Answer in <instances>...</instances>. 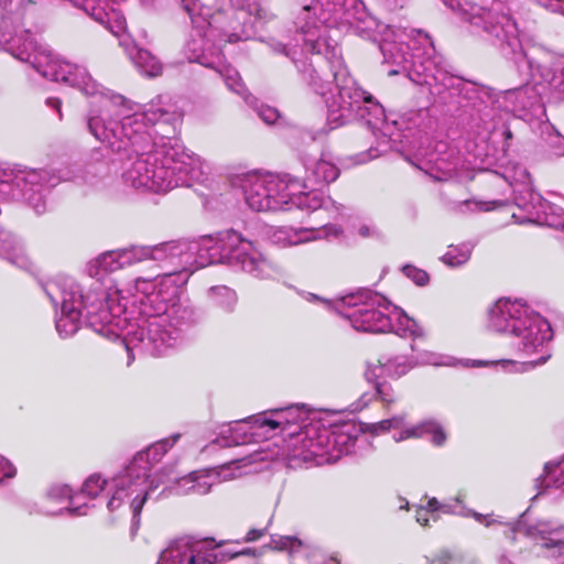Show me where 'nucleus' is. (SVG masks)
Masks as SVG:
<instances>
[{
    "label": "nucleus",
    "instance_id": "obj_1",
    "mask_svg": "<svg viewBox=\"0 0 564 564\" xmlns=\"http://www.w3.org/2000/svg\"><path fill=\"white\" fill-rule=\"evenodd\" d=\"M517 312H519V308L516 304L499 301L490 311L491 326L500 333L522 334L521 329L524 321L514 316Z\"/></svg>",
    "mask_w": 564,
    "mask_h": 564
},
{
    "label": "nucleus",
    "instance_id": "obj_2",
    "mask_svg": "<svg viewBox=\"0 0 564 564\" xmlns=\"http://www.w3.org/2000/svg\"><path fill=\"white\" fill-rule=\"evenodd\" d=\"M139 462H144L142 454L134 456L132 462L127 467L124 475L118 479L120 488L117 489L111 499L108 501L107 506L109 510H115L122 505L126 486L132 488L133 486L145 482L148 478L147 468L139 466Z\"/></svg>",
    "mask_w": 564,
    "mask_h": 564
},
{
    "label": "nucleus",
    "instance_id": "obj_3",
    "mask_svg": "<svg viewBox=\"0 0 564 564\" xmlns=\"http://www.w3.org/2000/svg\"><path fill=\"white\" fill-rule=\"evenodd\" d=\"M186 246L180 241L172 240L155 246L141 247L133 250V256L138 261L153 260V261H167L180 259L184 253Z\"/></svg>",
    "mask_w": 564,
    "mask_h": 564
},
{
    "label": "nucleus",
    "instance_id": "obj_4",
    "mask_svg": "<svg viewBox=\"0 0 564 564\" xmlns=\"http://www.w3.org/2000/svg\"><path fill=\"white\" fill-rule=\"evenodd\" d=\"M523 321L522 334H518L517 336L522 337L525 351H535L540 346H543L544 343L551 339V327L546 322L540 318Z\"/></svg>",
    "mask_w": 564,
    "mask_h": 564
},
{
    "label": "nucleus",
    "instance_id": "obj_5",
    "mask_svg": "<svg viewBox=\"0 0 564 564\" xmlns=\"http://www.w3.org/2000/svg\"><path fill=\"white\" fill-rule=\"evenodd\" d=\"M200 542L178 540L161 552L158 564H187Z\"/></svg>",
    "mask_w": 564,
    "mask_h": 564
},
{
    "label": "nucleus",
    "instance_id": "obj_6",
    "mask_svg": "<svg viewBox=\"0 0 564 564\" xmlns=\"http://www.w3.org/2000/svg\"><path fill=\"white\" fill-rule=\"evenodd\" d=\"M378 364L380 372L392 379H400L416 367V361L413 358L404 356H395L386 361L379 359Z\"/></svg>",
    "mask_w": 564,
    "mask_h": 564
},
{
    "label": "nucleus",
    "instance_id": "obj_7",
    "mask_svg": "<svg viewBox=\"0 0 564 564\" xmlns=\"http://www.w3.org/2000/svg\"><path fill=\"white\" fill-rule=\"evenodd\" d=\"M208 299L213 307L227 313L232 312L238 303L236 291L225 285L210 288Z\"/></svg>",
    "mask_w": 564,
    "mask_h": 564
},
{
    "label": "nucleus",
    "instance_id": "obj_8",
    "mask_svg": "<svg viewBox=\"0 0 564 564\" xmlns=\"http://www.w3.org/2000/svg\"><path fill=\"white\" fill-rule=\"evenodd\" d=\"M161 173L165 172L160 170L152 171L150 174V171L148 170V166L144 162H137L129 171V176L132 180L133 186L135 187H153L154 185H159V182L155 178H161Z\"/></svg>",
    "mask_w": 564,
    "mask_h": 564
},
{
    "label": "nucleus",
    "instance_id": "obj_9",
    "mask_svg": "<svg viewBox=\"0 0 564 564\" xmlns=\"http://www.w3.org/2000/svg\"><path fill=\"white\" fill-rule=\"evenodd\" d=\"M80 311H67V302L62 305V314L56 321V329L62 337H68L79 329Z\"/></svg>",
    "mask_w": 564,
    "mask_h": 564
},
{
    "label": "nucleus",
    "instance_id": "obj_10",
    "mask_svg": "<svg viewBox=\"0 0 564 564\" xmlns=\"http://www.w3.org/2000/svg\"><path fill=\"white\" fill-rule=\"evenodd\" d=\"M246 202L256 212H262L270 207V199L262 181H257L250 189L246 191Z\"/></svg>",
    "mask_w": 564,
    "mask_h": 564
},
{
    "label": "nucleus",
    "instance_id": "obj_11",
    "mask_svg": "<svg viewBox=\"0 0 564 564\" xmlns=\"http://www.w3.org/2000/svg\"><path fill=\"white\" fill-rule=\"evenodd\" d=\"M241 242H245V240L241 238L240 234L235 230H227L219 234L217 241V243L220 245L221 252L226 257H229L231 251Z\"/></svg>",
    "mask_w": 564,
    "mask_h": 564
},
{
    "label": "nucleus",
    "instance_id": "obj_12",
    "mask_svg": "<svg viewBox=\"0 0 564 564\" xmlns=\"http://www.w3.org/2000/svg\"><path fill=\"white\" fill-rule=\"evenodd\" d=\"M386 404H392L399 399V393L394 391L392 386L387 381L375 382V394Z\"/></svg>",
    "mask_w": 564,
    "mask_h": 564
},
{
    "label": "nucleus",
    "instance_id": "obj_13",
    "mask_svg": "<svg viewBox=\"0 0 564 564\" xmlns=\"http://www.w3.org/2000/svg\"><path fill=\"white\" fill-rule=\"evenodd\" d=\"M107 480L100 475H90L83 485V492L90 498H96L105 489Z\"/></svg>",
    "mask_w": 564,
    "mask_h": 564
},
{
    "label": "nucleus",
    "instance_id": "obj_14",
    "mask_svg": "<svg viewBox=\"0 0 564 564\" xmlns=\"http://www.w3.org/2000/svg\"><path fill=\"white\" fill-rule=\"evenodd\" d=\"M316 173L322 174L323 180L326 183H332L336 181L339 176V170L334 164L324 160L317 162Z\"/></svg>",
    "mask_w": 564,
    "mask_h": 564
},
{
    "label": "nucleus",
    "instance_id": "obj_15",
    "mask_svg": "<svg viewBox=\"0 0 564 564\" xmlns=\"http://www.w3.org/2000/svg\"><path fill=\"white\" fill-rule=\"evenodd\" d=\"M402 271L409 279L420 286L426 285L430 281L429 273L414 265H404Z\"/></svg>",
    "mask_w": 564,
    "mask_h": 564
},
{
    "label": "nucleus",
    "instance_id": "obj_16",
    "mask_svg": "<svg viewBox=\"0 0 564 564\" xmlns=\"http://www.w3.org/2000/svg\"><path fill=\"white\" fill-rule=\"evenodd\" d=\"M278 419L282 420V429L286 425L295 424L299 419V411L292 406L285 409H274L270 411Z\"/></svg>",
    "mask_w": 564,
    "mask_h": 564
},
{
    "label": "nucleus",
    "instance_id": "obj_17",
    "mask_svg": "<svg viewBox=\"0 0 564 564\" xmlns=\"http://www.w3.org/2000/svg\"><path fill=\"white\" fill-rule=\"evenodd\" d=\"M425 435H431L432 442L436 446H442L446 441V434L444 430L436 423L426 422Z\"/></svg>",
    "mask_w": 564,
    "mask_h": 564
},
{
    "label": "nucleus",
    "instance_id": "obj_18",
    "mask_svg": "<svg viewBox=\"0 0 564 564\" xmlns=\"http://www.w3.org/2000/svg\"><path fill=\"white\" fill-rule=\"evenodd\" d=\"M270 551H271V544L263 545V546H261L259 549H257V547H246V549H243L240 552L234 553L231 555V558H235V557L240 556V555H248V556L260 558V561L258 562V564H259L262 560H265L268 557V553Z\"/></svg>",
    "mask_w": 564,
    "mask_h": 564
},
{
    "label": "nucleus",
    "instance_id": "obj_19",
    "mask_svg": "<svg viewBox=\"0 0 564 564\" xmlns=\"http://www.w3.org/2000/svg\"><path fill=\"white\" fill-rule=\"evenodd\" d=\"M215 554L203 551V544L196 549L194 555H191L187 564H215Z\"/></svg>",
    "mask_w": 564,
    "mask_h": 564
},
{
    "label": "nucleus",
    "instance_id": "obj_20",
    "mask_svg": "<svg viewBox=\"0 0 564 564\" xmlns=\"http://www.w3.org/2000/svg\"><path fill=\"white\" fill-rule=\"evenodd\" d=\"M15 475L17 468L7 458L0 456V482L13 478Z\"/></svg>",
    "mask_w": 564,
    "mask_h": 564
},
{
    "label": "nucleus",
    "instance_id": "obj_21",
    "mask_svg": "<svg viewBox=\"0 0 564 564\" xmlns=\"http://www.w3.org/2000/svg\"><path fill=\"white\" fill-rule=\"evenodd\" d=\"M425 430H426V422L419 424L416 426H412L410 429H405L404 431H402V433L400 435V440L420 438L425 435Z\"/></svg>",
    "mask_w": 564,
    "mask_h": 564
},
{
    "label": "nucleus",
    "instance_id": "obj_22",
    "mask_svg": "<svg viewBox=\"0 0 564 564\" xmlns=\"http://www.w3.org/2000/svg\"><path fill=\"white\" fill-rule=\"evenodd\" d=\"M148 500V491L147 490H141V494L140 495H137L132 501H131V509H132V512H133V516L137 517L141 513L142 511V508L145 503V501Z\"/></svg>",
    "mask_w": 564,
    "mask_h": 564
},
{
    "label": "nucleus",
    "instance_id": "obj_23",
    "mask_svg": "<svg viewBox=\"0 0 564 564\" xmlns=\"http://www.w3.org/2000/svg\"><path fill=\"white\" fill-rule=\"evenodd\" d=\"M454 251L455 250H449L447 251L443 259H444V262L452 265V267H456V265H460L465 262H467L468 258H469V254L468 253H463L460 254L459 258H457L455 254H454Z\"/></svg>",
    "mask_w": 564,
    "mask_h": 564
},
{
    "label": "nucleus",
    "instance_id": "obj_24",
    "mask_svg": "<svg viewBox=\"0 0 564 564\" xmlns=\"http://www.w3.org/2000/svg\"><path fill=\"white\" fill-rule=\"evenodd\" d=\"M254 423L259 427L269 426L272 430L282 427V420L278 419V416H275L274 419L257 417L254 419Z\"/></svg>",
    "mask_w": 564,
    "mask_h": 564
},
{
    "label": "nucleus",
    "instance_id": "obj_25",
    "mask_svg": "<svg viewBox=\"0 0 564 564\" xmlns=\"http://www.w3.org/2000/svg\"><path fill=\"white\" fill-rule=\"evenodd\" d=\"M430 516L429 509L424 507H419L415 511V519L422 527L430 525Z\"/></svg>",
    "mask_w": 564,
    "mask_h": 564
},
{
    "label": "nucleus",
    "instance_id": "obj_26",
    "mask_svg": "<svg viewBox=\"0 0 564 564\" xmlns=\"http://www.w3.org/2000/svg\"><path fill=\"white\" fill-rule=\"evenodd\" d=\"M364 321L370 322V321H378V322H386L388 318L386 315H383L381 312L377 310H368L364 313Z\"/></svg>",
    "mask_w": 564,
    "mask_h": 564
},
{
    "label": "nucleus",
    "instance_id": "obj_27",
    "mask_svg": "<svg viewBox=\"0 0 564 564\" xmlns=\"http://www.w3.org/2000/svg\"><path fill=\"white\" fill-rule=\"evenodd\" d=\"M267 529H250L243 539L245 542H254L264 536Z\"/></svg>",
    "mask_w": 564,
    "mask_h": 564
},
{
    "label": "nucleus",
    "instance_id": "obj_28",
    "mask_svg": "<svg viewBox=\"0 0 564 564\" xmlns=\"http://www.w3.org/2000/svg\"><path fill=\"white\" fill-rule=\"evenodd\" d=\"M260 116L262 120L267 123H274L279 118V113L275 109L267 108L261 110Z\"/></svg>",
    "mask_w": 564,
    "mask_h": 564
},
{
    "label": "nucleus",
    "instance_id": "obj_29",
    "mask_svg": "<svg viewBox=\"0 0 564 564\" xmlns=\"http://www.w3.org/2000/svg\"><path fill=\"white\" fill-rule=\"evenodd\" d=\"M424 508L429 509V512L431 513L432 520L436 521V517L434 513L443 508V506L437 501L436 498L429 499L426 506Z\"/></svg>",
    "mask_w": 564,
    "mask_h": 564
},
{
    "label": "nucleus",
    "instance_id": "obj_30",
    "mask_svg": "<svg viewBox=\"0 0 564 564\" xmlns=\"http://www.w3.org/2000/svg\"><path fill=\"white\" fill-rule=\"evenodd\" d=\"M307 230L305 229H300L299 231H295L294 232V239L293 238H289V243L290 245H297L300 242H304V241H308L310 238L307 237Z\"/></svg>",
    "mask_w": 564,
    "mask_h": 564
},
{
    "label": "nucleus",
    "instance_id": "obj_31",
    "mask_svg": "<svg viewBox=\"0 0 564 564\" xmlns=\"http://www.w3.org/2000/svg\"><path fill=\"white\" fill-rule=\"evenodd\" d=\"M45 104L55 109L59 116V119L63 118V113H62V100L58 98V97H48L45 101Z\"/></svg>",
    "mask_w": 564,
    "mask_h": 564
},
{
    "label": "nucleus",
    "instance_id": "obj_32",
    "mask_svg": "<svg viewBox=\"0 0 564 564\" xmlns=\"http://www.w3.org/2000/svg\"><path fill=\"white\" fill-rule=\"evenodd\" d=\"M197 0H181L184 10L191 13L196 4Z\"/></svg>",
    "mask_w": 564,
    "mask_h": 564
},
{
    "label": "nucleus",
    "instance_id": "obj_33",
    "mask_svg": "<svg viewBox=\"0 0 564 564\" xmlns=\"http://www.w3.org/2000/svg\"><path fill=\"white\" fill-rule=\"evenodd\" d=\"M305 45H306L307 47H310V51H311L312 53H319L318 44H317V42H316V41H313V40H306V41H305Z\"/></svg>",
    "mask_w": 564,
    "mask_h": 564
},
{
    "label": "nucleus",
    "instance_id": "obj_34",
    "mask_svg": "<svg viewBox=\"0 0 564 564\" xmlns=\"http://www.w3.org/2000/svg\"><path fill=\"white\" fill-rule=\"evenodd\" d=\"M183 270V264L182 263H178L175 268H172L171 270L166 271L163 273V275L165 276H172L174 274H177L178 272H181Z\"/></svg>",
    "mask_w": 564,
    "mask_h": 564
},
{
    "label": "nucleus",
    "instance_id": "obj_35",
    "mask_svg": "<svg viewBox=\"0 0 564 564\" xmlns=\"http://www.w3.org/2000/svg\"><path fill=\"white\" fill-rule=\"evenodd\" d=\"M359 234L362 236V237H369L370 236V229L369 227L367 226H361L359 228Z\"/></svg>",
    "mask_w": 564,
    "mask_h": 564
},
{
    "label": "nucleus",
    "instance_id": "obj_36",
    "mask_svg": "<svg viewBox=\"0 0 564 564\" xmlns=\"http://www.w3.org/2000/svg\"><path fill=\"white\" fill-rule=\"evenodd\" d=\"M364 102L365 104H373V102H376V99L371 94H368L364 97Z\"/></svg>",
    "mask_w": 564,
    "mask_h": 564
},
{
    "label": "nucleus",
    "instance_id": "obj_37",
    "mask_svg": "<svg viewBox=\"0 0 564 564\" xmlns=\"http://www.w3.org/2000/svg\"><path fill=\"white\" fill-rule=\"evenodd\" d=\"M151 280H152V278H149V279L137 278L135 283H137V285H139L140 283H144V282H148V281H151Z\"/></svg>",
    "mask_w": 564,
    "mask_h": 564
},
{
    "label": "nucleus",
    "instance_id": "obj_38",
    "mask_svg": "<svg viewBox=\"0 0 564 564\" xmlns=\"http://www.w3.org/2000/svg\"><path fill=\"white\" fill-rule=\"evenodd\" d=\"M167 444H169V441H163V442L159 443L156 446H154V448L160 446V447H162L165 451Z\"/></svg>",
    "mask_w": 564,
    "mask_h": 564
},
{
    "label": "nucleus",
    "instance_id": "obj_39",
    "mask_svg": "<svg viewBox=\"0 0 564 564\" xmlns=\"http://www.w3.org/2000/svg\"><path fill=\"white\" fill-rule=\"evenodd\" d=\"M301 31H302L303 34H307L310 32V26L308 25H303L301 28Z\"/></svg>",
    "mask_w": 564,
    "mask_h": 564
},
{
    "label": "nucleus",
    "instance_id": "obj_40",
    "mask_svg": "<svg viewBox=\"0 0 564 564\" xmlns=\"http://www.w3.org/2000/svg\"><path fill=\"white\" fill-rule=\"evenodd\" d=\"M67 311H78V310H77V308H75V307L73 306V304L67 303Z\"/></svg>",
    "mask_w": 564,
    "mask_h": 564
},
{
    "label": "nucleus",
    "instance_id": "obj_41",
    "mask_svg": "<svg viewBox=\"0 0 564 564\" xmlns=\"http://www.w3.org/2000/svg\"><path fill=\"white\" fill-rule=\"evenodd\" d=\"M88 127L90 129V131L95 134L94 130H93V123H91V120L88 122Z\"/></svg>",
    "mask_w": 564,
    "mask_h": 564
},
{
    "label": "nucleus",
    "instance_id": "obj_42",
    "mask_svg": "<svg viewBox=\"0 0 564 564\" xmlns=\"http://www.w3.org/2000/svg\"><path fill=\"white\" fill-rule=\"evenodd\" d=\"M303 10H304V11H310V10H311V6H308V4H307V6H304V7H303Z\"/></svg>",
    "mask_w": 564,
    "mask_h": 564
},
{
    "label": "nucleus",
    "instance_id": "obj_43",
    "mask_svg": "<svg viewBox=\"0 0 564 564\" xmlns=\"http://www.w3.org/2000/svg\"><path fill=\"white\" fill-rule=\"evenodd\" d=\"M437 564H448V563H447V561L438 560V561H437Z\"/></svg>",
    "mask_w": 564,
    "mask_h": 564
},
{
    "label": "nucleus",
    "instance_id": "obj_44",
    "mask_svg": "<svg viewBox=\"0 0 564 564\" xmlns=\"http://www.w3.org/2000/svg\"><path fill=\"white\" fill-rule=\"evenodd\" d=\"M370 375H371L370 372H366V378H367V380H369V381L371 380Z\"/></svg>",
    "mask_w": 564,
    "mask_h": 564
},
{
    "label": "nucleus",
    "instance_id": "obj_45",
    "mask_svg": "<svg viewBox=\"0 0 564 564\" xmlns=\"http://www.w3.org/2000/svg\"><path fill=\"white\" fill-rule=\"evenodd\" d=\"M477 365H478V366H482V365H485V362H482V361H478V362H477Z\"/></svg>",
    "mask_w": 564,
    "mask_h": 564
}]
</instances>
